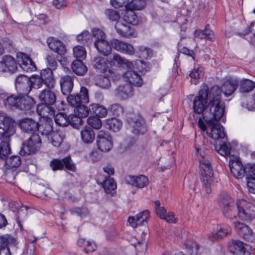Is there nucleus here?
<instances>
[{
	"label": "nucleus",
	"mask_w": 255,
	"mask_h": 255,
	"mask_svg": "<svg viewBox=\"0 0 255 255\" xmlns=\"http://www.w3.org/2000/svg\"><path fill=\"white\" fill-rule=\"evenodd\" d=\"M67 99L68 104L75 108L83 103L77 94L71 95L67 97Z\"/></svg>",
	"instance_id": "nucleus-54"
},
{
	"label": "nucleus",
	"mask_w": 255,
	"mask_h": 255,
	"mask_svg": "<svg viewBox=\"0 0 255 255\" xmlns=\"http://www.w3.org/2000/svg\"><path fill=\"white\" fill-rule=\"evenodd\" d=\"M15 88L20 95H27L31 91L29 78L23 75H19L15 80Z\"/></svg>",
	"instance_id": "nucleus-12"
},
{
	"label": "nucleus",
	"mask_w": 255,
	"mask_h": 255,
	"mask_svg": "<svg viewBox=\"0 0 255 255\" xmlns=\"http://www.w3.org/2000/svg\"><path fill=\"white\" fill-rule=\"evenodd\" d=\"M47 43L49 48L60 55H63L66 52L65 45L60 40L53 37L47 38Z\"/></svg>",
	"instance_id": "nucleus-17"
},
{
	"label": "nucleus",
	"mask_w": 255,
	"mask_h": 255,
	"mask_svg": "<svg viewBox=\"0 0 255 255\" xmlns=\"http://www.w3.org/2000/svg\"><path fill=\"white\" fill-rule=\"evenodd\" d=\"M108 63L111 66L130 68L133 66L132 62L122 57L119 54L115 53L110 56L107 60Z\"/></svg>",
	"instance_id": "nucleus-19"
},
{
	"label": "nucleus",
	"mask_w": 255,
	"mask_h": 255,
	"mask_svg": "<svg viewBox=\"0 0 255 255\" xmlns=\"http://www.w3.org/2000/svg\"><path fill=\"white\" fill-rule=\"evenodd\" d=\"M19 98V97H15L13 96H7L3 101V104L4 106L8 109H10L11 107L17 108L18 104V98Z\"/></svg>",
	"instance_id": "nucleus-48"
},
{
	"label": "nucleus",
	"mask_w": 255,
	"mask_h": 255,
	"mask_svg": "<svg viewBox=\"0 0 255 255\" xmlns=\"http://www.w3.org/2000/svg\"><path fill=\"white\" fill-rule=\"evenodd\" d=\"M73 71L77 75L80 76L84 75L87 71V67L84 64L81 60H76L72 64Z\"/></svg>",
	"instance_id": "nucleus-38"
},
{
	"label": "nucleus",
	"mask_w": 255,
	"mask_h": 255,
	"mask_svg": "<svg viewBox=\"0 0 255 255\" xmlns=\"http://www.w3.org/2000/svg\"><path fill=\"white\" fill-rule=\"evenodd\" d=\"M88 125L93 128L96 129H100L102 123L101 121L97 116H91L87 119Z\"/></svg>",
	"instance_id": "nucleus-50"
},
{
	"label": "nucleus",
	"mask_w": 255,
	"mask_h": 255,
	"mask_svg": "<svg viewBox=\"0 0 255 255\" xmlns=\"http://www.w3.org/2000/svg\"><path fill=\"white\" fill-rule=\"evenodd\" d=\"M77 244L79 246L83 248L84 252L87 254L93 252L97 249V245L94 242L86 241L83 238L79 239Z\"/></svg>",
	"instance_id": "nucleus-35"
},
{
	"label": "nucleus",
	"mask_w": 255,
	"mask_h": 255,
	"mask_svg": "<svg viewBox=\"0 0 255 255\" xmlns=\"http://www.w3.org/2000/svg\"><path fill=\"white\" fill-rule=\"evenodd\" d=\"M16 58L19 66L25 71L32 72L36 70L34 62L27 54L22 52H18Z\"/></svg>",
	"instance_id": "nucleus-10"
},
{
	"label": "nucleus",
	"mask_w": 255,
	"mask_h": 255,
	"mask_svg": "<svg viewBox=\"0 0 255 255\" xmlns=\"http://www.w3.org/2000/svg\"><path fill=\"white\" fill-rule=\"evenodd\" d=\"M155 209L157 215L161 219L165 218V214H166V210L163 207L160 206V203L159 201H154Z\"/></svg>",
	"instance_id": "nucleus-59"
},
{
	"label": "nucleus",
	"mask_w": 255,
	"mask_h": 255,
	"mask_svg": "<svg viewBox=\"0 0 255 255\" xmlns=\"http://www.w3.org/2000/svg\"><path fill=\"white\" fill-rule=\"evenodd\" d=\"M238 86V81L235 79H229L225 81L221 88L219 87L221 90V98H222V93L228 97L232 95L236 90Z\"/></svg>",
	"instance_id": "nucleus-18"
},
{
	"label": "nucleus",
	"mask_w": 255,
	"mask_h": 255,
	"mask_svg": "<svg viewBox=\"0 0 255 255\" xmlns=\"http://www.w3.org/2000/svg\"><path fill=\"white\" fill-rule=\"evenodd\" d=\"M15 131V123L12 119L0 113V139L3 137H9Z\"/></svg>",
	"instance_id": "nucleus-6"
},
{
	"label": "nucleus",
	"mask_w": 255,
	"mask_h": 255,
	"mask_svg": "<svg viewBox=\"0 0 255 255\" xmlns=\"http://www.w3.org/2000/svg\"><path fill=\"white\" fill-rule=\"evenodd\" d=\"M92 65L97 72L101 73L105 72L108 68L107 60L101 56L95 57L92 62Z\"/></svg>",
	"instance_id": "nucleus-33"
},
{
	"label": "nucleus",
	"mask_w": 255,
	"mask_h": 255,
	"mask_svg": "<svg viewBox=\"0 0 255 255\" xmlns=\"http://www.w3.org/2000/svg\"><path fill=\"white\" fill-rule=\"evenodd\" d=\"M140 57L142 58L147 59L152 56L151 49L144 46L139 47Z\"/></svg>",
	"instance_id": "nucleus-64"
},
{
	"label": "nucleus",
	"mask_w": 255,
	"mask_h": 255,
	"mask_svg": "<svg viewBox=\"0 0 255 255\" xmlns=\"http://www.w3.org/2000/svg\"><path fill=\"white\" fill-rule=\"evenodd\" d=\"M96 143L98 149L103 152H108L113 147L111 136L108 132L103 130L98 132Z\"/></svg>",
	"instance_id": "nucleus-8"
},
{
	"label": "nucleus",
	"mask_w": 255,
	"mask_h": 255,
	"mask_svg": "<svg viewBox=\"0 0 255 255\" xmlns=\"http://www.w3.org/2000/svg\"><path fill=\"white\" fill-rule=\"evenodd\" d=\"M77 40L79 42H82L84 44H88L91 42L92 37L90 32L85 31L77 35Z\"/></svg>",
	"instance_id": "nucleus-51"
},
{
	"label": "nucleus",
	"mask_w": 255,
	"mask_h": 255,
	"mask_svg": "<svg viewBox=\"0 0 255 255\" xmlns=\"http://www.w3.org/2000/svg\"><path fill=\"white\" fill-rule=\"evenodd\" d=\"M193 109L196 114H202L206 122L219 119L225 114V105L221 99V90L218 86L209 89L203 84L193 101Z\"/></svg>",
	"instance_id": "nucleus-1"
},
{
	"label": "nucleus",
	"mask_w": 255,
	"mask_h": 255,
	"mask_svg": "<svg viewBox=\"0 0 255 255\" xmlns=\"http://www.w3.org/2000/svg\"><path fill=\"white\" fill-rule=\"evenodd\" d=\"M11 149L9 144L7 141H1L0 144V157L5 159L10 153Z\"/></svg>",
	"instance_id": "nucleus-46"
},
{
	"label": "nucleus",
	"mask_w": 255,
	"mask_h": 255,
	"mask_svg": "<svg viewBox=\"0 0 255 255\" xmlns=\"http://www.w3.org/2000/svg\"><path fill=\"white\" fill-rule=\"evenodd\" d=\"M145 3V0H132L128 6L134 10H140L144 7Z\"/></svg>",
	"instance_id": "nucleus-58"
},
{
	"label": "nucleus",
	"mask_w": 255,
	"mask_h": 255,
	"mask_svg": "<svg viewBox=\"0 0 255 255\" xmlns=\"http://www.w3.org/2000/svg\"><path fill=\"white\" fill-rule=\"evenodd\" d=\"M229 167L230 171L234 177L237 179H241L245 175V167H244L241 161L237 157H230Z\"/></svg>",
	"instance_id": "nucleus-9"
},
{
	"label": "nucleus",
	"mask_w": 255,
	"mask_h": 255,
	"mask_svg": "<svg viewBox=\"0 0 255 255\" xmlns=\"http://www.w3.org/2000/svg\"><path fill=\"white\" fill-rule=\"evenodd\" d=\"M232 246L230 251L233 255H244L246 249L243 242L239 240H235L232 242Z\"/></svg>",
	"instance_id": "nucleus-37"
},
{
	"label": "nucleus",
	"mask_w": 255,
	"mask_h": 255,
	"mask_svg": "<svg viewBox=\"0 0 255 255\" xmlns=\"http://www.w3.org/2000/svg\"><path fill=\"white\" fill-rule=\"evenodd\" d=\"M219 205L222 208L224 216L229 219L236 218L237 206H235L233 200L226 193H222L219 198Z\"/></svg>",
	"instance_id": "nucleus-3"
},
{
	"label": "nucleus",
	"mask_w": 255,
	"mask_h": 255,
	"mask_svg": "<svg viewBox=\"0 0 255 255\" xmlns=\"http://www.w3.org/2000/svg\"><path fill=\"white\" fill-rule=\"evenodd\" d=\"M50 136L51 143L55 147H59L64 138L63 132L58 130L52 131Z\"/></svg>",
	"instance_id": "nucleus-40"
},
{
	"label": "nucleus",
	"mask_w": 255,
	"mask_h": 255,
	"mask_svg": "<svg viewBox=\"0 0 255 255\" xmlns=\"http://www.w3.org/2000/svg\"><path fill=\"white\" fill-rule=\"evenodd\" d=\"M106 128L114 132L118 131L122 127V122L116 118L107 119L105 121Z\"/></svg>",
	"instance_id": "nucleus-36"
},
{
	"label": "nucleus",
	"mask_w": 255,
	"mask_h": 255,
	"mask_svg": "<svg viewBox=\"0 0 255 255\" xmlns=\"http://www.w3.org/2000/svg\"><path fill=\"white\" fill-rule=\"evenodd\" d=\"M110 111L112 113V114L115 116H120L124 113V109L123 107L119 104H114L111 106Z\"/></svg>",
	"instance_id": "nucleus-60"
},
{
	"label": "nucleus",
	"mask_w": 255,
	"mask_h": 255,
	"mask_svg": "<svg viewBox=\"0 0 255 255\" xmlns=\"http://www.w3.org/2000/svg\"><path fill=\"white\" fill-rule=\"evenodd\" d=\"M96 84L102 88L106 89L110 87L111 83L108 78L100 76L97 79Z\"/></svg>",
	"instance_id": "nucleus-57"
},
{
	"label": "nucleus",
	"mask_w": 255,
	"mask_h": 255,
	"mask_svg": "<svg viewBox=\"0 0 255 255\" xmlns=\"http://www.w3.org/2000/svg\"><path fill=\"white\" fill-rule=\"evenodd\" d=\"M237 216L242 220L251 221L255 218V206L245 200L237 203Z\"/></svg>",
	"instance_id": "nucleus-4"
},
{
	"label": "nucleus",
	"mask_w": 255,
	"mask_h": 255,
	"mask_svg": "<svg viewBox=\"0 0 255 255\" xmlns=\"http://www.w3.org/2000/svg\"><path fill=\"white\" fill-rule=\"evenodd\" d=\"M127 181L128 184L138 188H143L148 183V178L144 175L129 176L127 179Z\"/></svg>",
	"instance_id": "nucleus-31"
},
{
	"label": "nucleus",
	"mask_w": 255,
	"mask_h": 255,
	"mask_svg": "<svg viewBox=\"0 0 255 255\" xmlns=\"http://www.w3.org/2000/svg\"><path fill=\"white\" fill-rule=\"evenodd\" d=\"M53 130L52 126L48 122H45L41 125L38 124V130L42 135L46 136L50 135Z\"/></svg>",
	"instance_id": "nucleus-47"
},
{
	"label": "nucleus",
	"mask_w": 255,
	"mask_h": 255,
	"mask_svg": "<svg viewBox=\"0 0 255 255\" xmlns=\"http://www.w3.org/2000/svg\"><path fill=\"white\" fill-rule=\"evenodd\" d=\"M94 46L98 51L104 56H108L111 54L112 48L110 43L105 39L96 40Z\"/></svg>",
	"instance_id": "nucleus-28"
},
{
	"label": "nucleus",
	"mask_w": 255,
	"mask_h": 255,
	"mask_svg": "<svg viewBox=\"0 0 255 255\" xmlns=\"http://www.w3.org/2000/svg\"><path fill=\"white\" fill-rule=\"evenodd\" d=\"M245 175L247 180L255 178V164H248L245 166Z\"/></svg>",
	"instance_id": "nucleus-56"
},
{
	"label": "nucleus",
	"mask_w": 255,
	"mask_h": 255,
	"mask_svg": "<svg viewBox=\"0 0 255 255\" xmlns=\"http://www.w3.org/2000/svg\"><path fill=\"white\" fill-rule=\"evenodd\" d=\"M17 109L27 112L34 109V101L33 98L27 96L18 98Z\"/></svg>",
	"instance_id": "nucleus-24"
},
{
	"label": "nucleus",
	"mask_w": 255,
	"mask_h": 255,
	"mask_svg": "<svg viewBox=\"0 0 255 255\" xmlns=\"http://www.w3.org/2000/svg\"><path fill=\"white\" fill-rule=\"evenodd\" d=\"M77 95L84 104L89 102V91L85 87H81L79 93L77 94Z\"/></svg>",
	"instance_id": "nucleus-55"
},
{
	"label": "nucleus",
	"mask_w": 255,
	"mask_h": 255,
	"mask_svg": "<svg viewBox=\"0 0 255 255\" xmlns=\"http://www.w3.org/2000/svg\"><path fill=\"white\" fill-rule=\"evenodd\" d=\"M90 107L91 111L98 117L104 118L107 115V109L102 105L99 104H91Z\"/></svg>",
	"instance_id": "nucleus-39"
},
{
	"label": "nucleus",
	"mask_w": 255,
	"mask_h": 255,
	"mask_svg": "<svg viewBox=\"0 0 255 255\" xmlns=\"http://www.w3.org/2000/svg\"><path fill=\"white\" fill-rule=\"evenodd\" d=\"M6 71V73L12 74L17 71L18 64L14 58L10 55L2 57Z\"/></svg>",
	"instance_id": "nucleus-27"
},
{
	"label": "nucleus",
	"mask_w": 255,
	"mask_h": 255,
	"mask_svg": "<svg viewBox=\"0 0 255 255\" xmlns=\"http://www.w3.org/2000/svg\"><path fill=\"white\" fill-rule=\"evenodd\" d=\"M149 217V211L144 210L134 216L129 217L128 222L132 228H136L137 226L145 225Z\"/></svg>",
	"instance_id": "nucleus-13"
},
{
	"label": "nucleus",
	"mask_w": 255,
	"mask_h": 255,
	"mask_svg": "<svg viewBox=\"0 0 255 255\" xmlns=\"http://www.w3.org/2000/svg\"><path fill=\"white\" fill-rule=\"evenodd\" d=\"M204 74V68L201 66H199L197 68H194L190 72L189 75L192 79H194V81H192V82L196 85L199 82V79L203 77Z\"/></svg>",
	"instance_id": "nucleus-41"
},
{
	"label": "nucleus",
	"mask_w": 255,
	"mask_h": 255,
	"mask_svg": "<svg viewBox=\"0 0 255 255\" xmlns=\"http://www.w3.org/2000/svg\"><path fill=\"white\" fill-rule=\"evenodd\" d=\"M29 80L31 89L32 88L39 89L43 85V76L41 74L40 75H33L29 78Z\"/></svg>",
	"instance_id": "nucleus-42"
},
{
	"label": "nucleus",
	"mask_w": 255,
	"mask_h": 255,
	"mask_svg": "<svg viewBox=\"0 0 255 255\" xmlns=\"http://www.w3.org/2000/svg\"><path fill=\"white\" fill-rule=\"evenodd\" d=\"M105 14L107 17L112 21L118 20L120 17L119 13L117 11L112 9H106Z\"/></svg>",
	"instance_id": "nucleus-61"
},
{
	"label": "nucleus",
	"mask_w": 255,
	"mask_h": 255,
	"mask_svg": "<svg viewBox=\"0 0 255 255\" xmlns=\"http://www.w3.org/2000/svg\"><path fill=\"white\" fill-rule=\"evenodd\" d=\"M128 122L131 128V131L135 134H143L146 131V128L143 124L138 120H133L129 117Z\"/></svg>",
	"instance_id": "nucleus-26"
},
{
	"label": "nucleus",
	"mask_w": 255,
	"mask_h": 255,
	"mask_svg": "<svg viewBox=\"0 0 255 255\" xmlns=\"http://www.w3.org/2000/svg\"><path fill=\"white\" fill-rule=\"evenodd\" d=\"M51 106L43 103L39 105L36 108L38 114L44 119H51L54 117L55 111Z\"/></svg>",
	"instance_id": "nucleus-21"
},
{
	"label": "nucleus",
	"mask_w": 255,
	"mask_h": 255,
	"mask_svg": "<svg viewBox=\"0 0 255 255\" xmlns=\"http://www.w3.org/2000/svg\"><path fill=\"white\" fill-rule=\"evenodd\" d=\"M18 126L24 132L35 133L38 128V123L31 118H23L19 121Z\"/></svg>",
	"instance_id": "nucleus-14"
},
{
	"label": "nucleus",
	"mask_w": 255,
	"mask_h": 255,
	"mask_svg": "<svg viewBox=\"0 0 255 255\" xmlns=\"http://www.w3.org/2000/svg\"><path fill=\"white\" fill-rule=\"evenodd\" d=\"M123 19L128 24L132 25H136L138 22V17L134 9L128 6H126V10L123 14Z\"/></svg>",
	"instance_id": "nucleus-30"
},
{
	"label": "nucleus",
	"mask_w": 255,
	"mask_h": 255,
	"mask_svg": "<svg viewBox=\"0 0 255 255\" xmlns=\"http://www.w3.org/2000/svg\"><path fill=\"white\" fill-rule=\"evenodd\" d=\"M68 125H71L75 128H77L79 125H82L81 118L77 115H70L68 117Z\"/></svg>",
	"instance_id": "nucleus-52"
},
{
	"label": "nucleus",
	"mask_w": 255,
	"mask_h": 255,
	"mask_svg": "<svg viewBox=\"0 0 255 255\" xmlns=\"http://www.w3.org/2000/svg\"><path fill=\"white\" fill-rule=\"evenodd\" d=\"M197 152L200 155L201 159H199L201 168V180L202 183L203 189L207 194L212 192L211 184L213 182V170L210 161L204 157L202 152L204 151L202 148L196 147Z\"/></svg>",
	"instance_id": "nucleus-2"
},
{
	"label": "nucleus",
	"mask_w": 255,
	"mask_h": 255,
	"mask_svg": "<svg viewBox=\"0 0 255 255\" xmlns=\"http://www.w3.org/2000/svg\"><path fill=\"white\" fill-rule=\"evenodd\" d=\"M234 227L239 235L247 241L254 242L255 240V235L251 229L248 226L240 222L234 223Z\"/></svg>",
	"instance_id": "nucleus-11"
},
{
	"label": "nucleus",
	"mask_w": 255,
	"mask_h": 255,
	"mask_svg": "<svg viewBox=\"0 0 255 255\" xmlns=\"http://www.w3.org/2000/svg\"><path fill=\"white\" fill-rule=\"evenodd\" d=\"M115 29L117 32L121 36L128 38L135 36L134 28L129 24L125 23L121 21L117 22L115 24Z\"/></svg>",
	"instance_id": "nucleus-15"
},
{
	"label": "nucleus",
	"mask_w": 255,
	"mask_h": 255,
	"mask_svg": "<svg viewBox=\"0 0 255 255\" xmlns=\"http://www.w3.org/2000/svg\"><path fill=\"white\" fill-rule=\"evenodd\" d=\"M81 139L85 143L93 142L95 138V135L91 128L85 127L80 131Z\"/></svg>",
	"instance_id": "nucleus-32"
},
{
	"label": "nucleus",
	"mask_w": 255,
	"mask_h": 255,
	"mask_svg": "<svg viewBox=\"0 0 255 255\" xmlns=\"http://www.w3.org/2000/svg\"><path fill=\"white\" fill-rule=\"evenodd\" d=\"M21 164V158L18 156H12L6 159V164L8 168H16Z\"/></svg>",
	"instance_id": "nucleus-45"
},
{
	"label": "nucleus",
	"mask_w": 255,
	"mask_h": 255,
	"mask_svg": "<svg viewBox=\"0 0 255 255\" xmlns=\"http://www.w3.org/2000/svg\"><path fill=\"white\" fill-rule=\"evenodd\" d=\"M221 118L212 119V121L206 122L208 125L207 133L210 137L215 140L220 138L225 139V134L223 127L219 123Z\"/></svg>",
	"instance_id": "nucleus-7"
},
{
	"label": "nucleus",
	"mask_w": 255,
	"mask_h": 255,
	"mask_svg": "<svg viewBox=\"0 0 255 255\" xmlns=\"http://www.w3.org/2000/svg\"><path fill=\"white\" fill-rule=\"evenodd\" d=\"M123 78L124 80L129 84L132 87L134 85L137 87H140L142 85V80L140 76L136 72L128 70L123 75Z\"/></svg>",
	"instance_id": "nucleus-20"
},
{
	"label": "nucleus",
	"mask_w": 255,
	"mask_h": 255,
	"mask_svg": "<svg viewBox=\"0 0 255 255\" xmlns=\"http://www.w3.org/2000/svg\"><path fill=\"white\" fill-rule=\"evenodd\" d=\"M63 166L67 170L74 172L76 170L75 164L73 163L70 157L67 156L62 159Z\"/></svg>",
	"instance_id": "nucleus-62"
},
{
	"label": "nucleus",
	"mask_w": 255,
	"mask_h": 255,
	"mask_svg": "<svg viewBox=\"0 0 255 255\" xmlns=\"http://www.w3.org/2000/svg\"><path fill=\"white\" fill-rule=\"evenodd\" d=\"M116 97L121 100H126L133 95V88L129 84L119 85L114 91Z\"/></svg>",
	"instance_id": "nucleus-16"
},
{
	"label": "nucleus",
	"mask_w": 255,
	"mask_h": 255,
	"mask_svg": "<svg viewBox=\"0 0 255 255\" xmlns=\"http://www.w3.org/2000/svg\"><path fill=\"white\" fill-rule=\"evenodd\" d=\"M53 118L55 123L59 126L65 127L68 125V117L64 114H58Z\"/></svg>",
	"instance_id": "nucleus-49"
},
{
	"label": "nucleus",
	"mask_w": 255,
	"mask_h": 255,
	"mask_svg": "<svg viewBox=\"0 0 255 255\" xmlns=\"http://www.w3.org/2000/svg\"><path fill=\"white\" fill-rule=\"evenodd\" d=\"M92 112L90 108H88L84 105H81L74 109V113L81 118H85L89 115V112Z\"/></svg>",
	"instance_id": "nucleus-44"
},
{
	"label": "nucleus",
	"mask_w": 255,
	"mask_h": 255,
	"mask_svg": "<svg viewBox=\"0 0 255 255\" xmlns=\"http://www.w3.org/2000/svg\"><path fill=\"white\" fill-rule=\"evenodd\" d=\"M73 55L77 59H84L86 56V50L83 46H75L73 48Z\"/></svg>",
	"instance_id": "nucleus-53"
},
{
	"label": "nucleus",
	"mask_w": 255,
	"mask_h": 255,
	"mask_svg": "<svg viewBox=\"0 0 255 255\" xmlns=\"http://www.w3.org/2000/svg\"><path fill=\"white\" fill-rule=\"evenodd\" d=\"M52 74V72L50 69H44L41 72V75L43 76V84H45L49 89L53 88L55 85V80Z\"/></svg>",
	"instance_id": "nucleus-34"
},
{
	"label": "nucleus",
	"mask_w": 255,
	"mask_h": 255,
	"mask_svg": "<svg viewBox=\"0 0 255 255\" xmlns=\"http://www.w3.org/2000/svg\"><path fill=\"white\" fill-rule=\"evenodd\" d=\"M111 45L115 49L121 53L125 52L124 49V41L117 39H113L111 40Z\"/></svg>",
	"instance_id": "nucleus-63"
},
{
	"label": "nucleus",
	"mask_w": 255,
	"mask_h": 255,
	"mask_svg": "<svg viewBox=\"0 0 255 255\" xmlns=\"http://www.w3.org/2000/svg\"><path fill=\"white\" fill-rule=\"evenodd\" d=\"M41 145V140L37 133H33L28 140L23 142L20 154L21 155H29L35 153L40 149Z\"/></svg>",
	"instance_id": "nucleus-5"
},
{
	"label": "nucleus",
	"mask_w": 255,
	"mask_h": 255,
	"mask_svg": "<svg viewBox=\"0 0 255 255\" xmlns=\"http://www.w3.org/2000/svg\"><path fill=\"white\" fill-rule=\"evenodd\" d=\"M1 243L0 248V255H11L10 250L6 246L8 245H16V240L11 236L0 237Z\"/></svg>",
	"instance_id": "nucleus-23"
},
{
	"label": "nucleus",
	"mask_w": 255,
	"mask_h": 255,
	"mask_svg": "<svg viewBox=\"0 0 255 255\" xmlns=\"http://www.w3.org/2000/svg\"><path fill=\"white\" fill-rule=\"evenodd\" d=\"M60 85L62 94L67 95L71 93L73 89V79L69 75L62 76L60 80Z\"/></svg>",
	"instance_id": "nucleus-22"
},
{
	"label": "nucleus",
	"mask_w": 255,
	"mask_h": 255,
	"mask_svg": "<svg viewBox=\"0 0 255 255\" xmlns=\"http://www.w3.org/2000/svg\"><path fill=\"white\" fill-rule=\"evenodd\" d=\"M39 98L42 103L49 105H53L56 101V94L49 90H42L39 95Z\"/></svg>",
	"instance_id": "nucleus-25"
},
{
	"label": "nucleus",
	"mask_w": 255,
	"mask_h": 255,
	"mask_svg": "<svg viewBox=\"0 0 255 255\" xmlns=\"http://www.w3.org/2000/svg\"><path fill=\"white\" fill-rule=\"evenodd\" d=\"M238 86L239 92L241 93H248L252 91L255 88V83L248 79H242L238 81Z\"/></svg>",
	"instance_id": "nucleus-29"
},
{
	"label": "nucleus",
	"mask_w": 255,
	"mask_h": 255,
	"mask_svg": "<svg viewBox=\"0 0 255 255\" xmlns=\"http://www.w3.org/2000/svg\"><path fill=\"white\" fill-rule=\"evenodd\" d=\"M103 186L107 194H112V191H114L117 188L116 183L114 181L113 178L109 177L104 180Z\"/></svg>",
	"instance_id": "nucleus-43"
}]
</instances>
